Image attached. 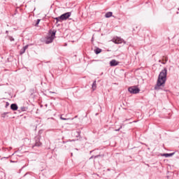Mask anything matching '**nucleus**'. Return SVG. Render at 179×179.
Instances as JSON below:
<instances>
[{
    "label": "nucleus",
    "mask_w": 179,
    "mask_h": 179,
    "mask_svg": "<svg viewBox=\"0 0 179 179\" xmlns=\"http://www.w3.org/2000/svg\"><path fill=\"white\" fill-rule=\"evenodd\" d=\"M167 80V69L164 68L159 73L158 79L157 80V84L155 86V90H160V87H164Z\"/></svg>",
    "instance_id": "obj_1"
},
{
    "label": "nucleus",
    "mask_w": 179,
    "mask_h": 179,
    "mask_svg": "<svg viewBox=\"0 0 179 179\" xmlns=\"http://www.w3.org/2000/svg\"><path fill=\"white\" fill-rule=\"evenodd\" d=\"M57 31H53L50 36H48L45 40V44H50L52 41H54V38H55V34Z\"/></svg>",
    "instance_id": "obj_2"
},
{
    "label": "nucleus",
    "mask_w": 179,
    "mask_h": 179,
    "mask_svg": "<svg viewBox=\"0 0 179 179\" xmlns=\"http://www.w3.org/2000/svg\"><path fill=\"white\" fill-rule=\"evenodd\" d=\"M128 90L131 94H138L141 92V90L136 86L130 87Z\"/></svg>",
    "instance_id": "obj_3"
},
{
    "label": "nucleus",
    "mask_w": 179,
    "mask_h": 179,
    "mask_svg": "<svg viewBox=\"0 0 179 179\" xmlns=\"http://www.w3.org/2000/svg\"><path fill=\"white\" fill-rule=\"evenodd\" d=\"M71 15H72V13L71 12L65 13L62 14V15H60V19L62 21L66 20L67 19H69V17H71Z\"/></svg>",
    "instance_id": "obj_4"
},
{
    "label": "nucleus",
    "mask_w": 179,
    "mask_h": 179,
    "mask_svg": "<svg viewBox=\"0 0 179 179\" xmlns=\"http://www.w3.org/2000/svg\"><path fill=\"white\" fill-rule=\"evenodd\" d=\"M113 43L115 44H122V43H124V39L120 37H116L113 39Z\"/></svg>",
    "instance_id": "obj_5"
},
{
    "label": "nucleus",
    "mask_w": 179,
    "mask_h": 179,
    "mask_svg": "<svg viewBox=\"0 0 179 179\" xmlns=\"http://www.w3.org/2000/svg\"><path fill=\"white\" fill-rule=\"evenodd\" d=\"M109 64L110 66H117V65H119L120 62H117L115 59H112Z\"/></svg>",
    "instance_id": "obj_6"
},
{
    "label": "nucleus",
    "mask_w": 179,
    "mask_h": 179,
    "mask_svg": "<svg viewBox=\"0 0 179 179\" xmlns=\"http://www.w3.org/2000/svg\"><path fill=\"white\" fill-rule=\"evenodd\" d=\"M42 143L40 142V138L37 137L36 138V142H35V146H41Z\"/></svg>",
    "instance_id": "obj_7"
},
{
    "label": "nucleus",
    "mask_w": 179,
    "mask_h": 179,
    "mask_svg": "<svg viewBox=\"0 0 179 179\" xmlns=\"http://www.w3.org/2000/svg\"><path fill=\"white\" fill-rule=\"evenodd\" d=\"M10 108L11 110H13V111H16V110H17V104L16 103H12L10 105Z\"/></svg>",
    "instance_id": "obj_8"
},
{
    "label": "nucleus",
    "mask_w": 179,
    "mask_h": 179,
    "mask_svg": "<svg viewBox=\"0 0 179 179\" xmlns=\"http://www.w3.org/2000/svg\"><path fill=\"white\" fill-rule=\"evenodd\" d=\"M176 152H172V153H166V154H164V156L165 157H171V156H174Z\"/></svg>",
    "instance_id": "obj_9"
},
{
    "label": "nucleus",
    "mask_w": 179,
    "mask_h": 179,
    "mask_svg": "<svg viewBox=\"0 0 179 179\" xmlns=\"http://www.w3.org/2000/svg\"><path fill=\"white\" fill-rule=\"evenodd\" d=\"M113 16V12H108L105 15V17H111Z\"/></svg>",
    "instance_id": "obj_10"
},
{
    "label": "nucleus",
    "mask_w": 179,
    "mask_h": 179,
    "mask_svg": "<svg viewBox=\"0 0 179 179\" xmlns=\"http://www.w3.org/2000/svg\"><path fill=\"white\" fill-rule=\"evenodd\" d=\"M94 52L95 54L98 55V54H100V52H101V49L99 48H96L95 50H94Z\"/></svg>",
    "instance_id": "obj_11"
},
{
    "label": "nucleus",
    "mask_w": 179,
    "mask_h": 179,
    "mask_svg": "<svg viewBox=\"0 0 179 179\" xmlns=\"http://www.w3.org/2000/svg\"><path fill=\"white\" fill-rule=\"evenodd\" d=\"M60 119H62L63 121H68V120H71V121H73V120L74 119V118H65V117H62V116H61L60 117Z\"/></svg>",
    "instance_id": "obj_12"
},
{
    "label": "nucleus",
    "mask_w": 179,
    "mask_h": 179,
    "mask_svg": "<svg viewBox=\"0 0 179 179\" xmlns=\"http://www.w3.org/2000/svg\"><path fill=\"white\" fill-rule=\"evenodd\" d=\"M55 20H56V23H58V22H62V20H61V16L55 17Z\"/></svg>",
    "instance_id": "obj_13"
},
{
    "label": "nucleus",
    "mask_w": 179,
    "mask_h": 179,
    "mask_svg": "<svg viewBox=\"0 0 179 179\" xmlns=\"http://www.w3.org/2000/svg\"><path fill=\"white\" fill-rule=\"evenodd\" d=\"M96 81H94L92 85V90H94L96 88Z\"/></svg>",
    "instance_id": "obj_14"
},
{
    "label": "nucleus",
    "mask_w": 179,
    "mask_h": 179,
    "mask_svg": "<svg viewBox=\"0 0 179 179\" xmlns=\"http://www.w3.org/2000/svg\"><path fill=\"white\" fill-rule=\"evenodd\" d=\"M27 110H29V108L26 106L21 107V111H27Z\"/></svg>",
    "instance_id": "obj_15"
},
{
    "label": "nucleus",
    "mask_w": 179,
    "mask_h": 179,
    "mask_svg": "<svg viewBox=\"0 0 179 179\" xmlns=\"http://www.w3.org/2000/svg\"><path fill=\"white\" fill-rule=\"evenodd\" d=\"M24 52H26V50L24 49V48H22L20 50V54H24Z\"/></svg>",
    "instance_id": "obj_16"
},
{
    "label": "nucleus",
    "mask_w": 179,
    "mask_h": 179,
    "mask_svg": "<svg viewBox=\"0 0 179 179\" xmlns=\"http://www.w3.org/2000/svg\"><path fill=\"white\" fill-rule=\"evenodd\" d=\"M9 40L10 41H15V38H13V37H12V36H9Z\"/></svg>",
    "instance_id": "obj_17"
},
{
    "label": "nucleus",
    "mask_w": 179,
    "mask_h": 179,
    "mask_svg": "<svg viewBox=\"0 0 179 179\" xmlns=\"http://www.w3.org/2000/svg\"><path fill=\"white\" fill-rule=\"evenodd\" d=\"M40 19H38L36 22V26H37L40 23Z\"/></svg>",
    "instance_id": "obj_18"
},
{
    "label": "nucleus",
    "mask_w": 179,
    "mask_h": 179,
    "mask_svg": "<svg viewBox=\"0 0 179 179\" xmlns=\"http://www.w3.org/2000/svg\"><path fill=\"white\" fill-rule=\"evenodd\" d=\"M22 48H24V50L26 51V49L29 48V45H27L24 46Z\"/></svg>",
    "instance_id": "obj_19"
},
{
    "label": "nucleus",
    "mask_w": 179,
    "mask_h": 179,
    "mask_svg": "<svg viewBox=\"0 0 179 179\" xmlns=\"http://www.w3.org/2000/svg\"><path fill=\"white\" fill-rule=\"evenodd\" d=\"M122 128V126H120V127L119 129H115V131L116 132H118V131H120Z\"/></svg>",
    "instance_id": "obj_20"
},
{
    "label": "nucleus",
    "mask_w": 179,
    "mask_h": 179,
    "mask_svg": "<svg viewBox=\"0 0 179 179\" xmlns=\"http://www.w3.org/2000/svg\"><path fill=\"white\" fill-rule=\"evenodd\" d=\"M50 93H55V92H50Z\"/></svg>",
    "instance_id": "obj_21"
},
{
    "label": "nucleus",
    "mask_w": 179,
    "mask_h": 179,
    "mask_svg": "<svg viewBox=\"0 0 179 179\" xmlns=\"http://www.w3.org/2000/svg\"><path fill=\"white\" fill-rule=\"evenodd\" d=\"M6 34H8V31H6Z\"/></svg>",
    "instance_id": "obj_22"
},
{
    "label": "nucleus",
    "mask_w": 179,
    "mask_h": 179,
    "mask_svg": "<svg viewBox=\"0 0 179 179\" xmlns=\"http://www.w3.org/2000/svg\"><path fill=\"white\" fill-rule=\"evenodd\" d=\"M129 119H126V121H128Z\"/></svg>",
    "instance_id": "obj_23"
},
{
    "label": "nucleus",
    "mask_w": 179,
    "mask_h": 179,
    "mask_svg": "<svg viewBox=\"0 0 179 179\" xmlns=\"http://www.w3.org/2000/svg\"><path fill=\"white\" fill-rule=\"evenodd\" d=\"M90 159H93V157H91Z\"/></svg>",
    "instance_id": "obj_24"
},
{
    "label": "nucleus",
    "mask_w": 179,
    "mask_h": 179,
    "mask_svg": "<svg viewBox=\"0 0 179 179\" xmlns=\"http://www.w3.org/2000/svg\"><path fill=\"white\" fill-rule=\"evenodd\" d=\"M95 157H99V156H95Z\"/></svg>",
    "instance_id": "obj_25"
},
{
    "label": "nucleus",
    "mask_w": 179,
    "mask_h": 179,
    "mask_svg": "<svg viewBox=\"0 0 179 179\" xmlns=\"http://www.w3.org/2000/svg\"><path fill=\"white\" fill-rule=\"evenodd\" d=\"M134 122H136V121H134Z\"/></svg>",
    "instance_id": "obj_26"
}]
</instances>
